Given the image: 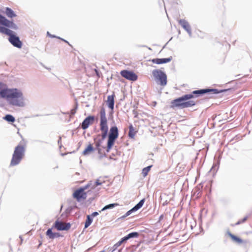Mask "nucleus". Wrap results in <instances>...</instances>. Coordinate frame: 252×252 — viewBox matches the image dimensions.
I'll use <instances>...</instances> for the list:
<instances>
[{"label": "nucleus", "instance_id": "1", "mask_svg": "<svg viewBox=\"0 0 252 252\" xmlns=\"http://www.w3.org/2000/svg\"><path fill=\"white\" fill-rule=\"evenodd\" d=\"M209 92H212L213 94H217L218 93V90L216 89H202L194 91L190 94H185L179 98L172 100L171 102V107L185 108L193 106L195 105V101L193 100L187 101L188 100L194 97L195 95L197 96Z\"/></svg>", "mask_w": 252, "mask_h": 252}, {"label": "nucleus", "instance_id": "2", "mask_svg": "<svg viewBox=\"0 0 252 252\" xmlns=\"http://www.w3.org/2000/svg\"><path fill=\"white\" fill-rule=\"evenodd\" d=\"M10 28L14 30L17 29V26L12 22L7 19L0 14V32L9 36V41L15 47L21 48L22 43L19 38L14 34L13 32L8 29Z\"/></svg>", "mask_w": 252, "mask_h": 252}, {"label": "nucleus", "instance_id": "3", "mask_svg": "<svg viewBox=\"0 0 252 252\" xmlns=\"http://www.w3.org/2000/svg\"><path fill=\"white\" fill-rule=\"evenodd\" d=\"M100 129L101 134H97L94 140L95 149L100 154L102 149L104 148L102 144L107 136L108 131L107 119L104 108H102L100 111Z\"/></svg>", "mask_w": 252, "mask_h": 252}, {"label": "nucleus", "instance_id": "4", "mask_svg": "<svg viewBox=\"0 0 252 252\" xmlns=\"http://www.w3.org/2000/svg\"><path fill=\"white\" fill-rule=\"evenodd\" d=\"M2 98L13 106L23 107L25 105L23 93L18 89L7 88L4 93H2Z\"/></svg>", "mask_w": 252, "mask_h": 252}, {"label": "nucleus", "instance_id": "5", "mask_svg": "<svg viewBox=\"0 0 252 252\" xmlns=\"http://www.w3.org/2000/svg\"><path fill=\"white\" fill-rule=\"evenodd\" d=\"M26 147V142L24 140H22L15 148L10 161V165L11 166H15L20 162L24 157Z\"/></svg>", "mask_w": 252, "mask_h": 252}, {"label": "nucleus", "instance_id": "6", "mask_svg": "<svg viewBox=\"0 0 252 252\" xmlns=\"http://www.w3.org/2000/svg\"><path fill=\"white\" fill-rule=\"evenodd\" d=\"M119 133L117 126H114L111 127L108 135V139L107 145V151L109 152L114 145L116 139L118 137Z\"/></svg>", "mask_w": 252, "mask_h": 252}, {"label": "nucleus", "instance_id": "7", "mask_svg": "<svg viewBox=\"0 0 252 252\" xmlns=\"http://www.w3.org/2000/svg\"><path fill=\"white\" fill-rule=\"evenodd\" d=\"M153 75L154 77L159 82L161 86H165L167 83V77L166 74L160 70H154Z\"/></svg>", "mask_w": 252, "mask_h": 252}, {"label": "nucleus", "instance_id": "8", "mask_svg": "<svg viewBox=\"0 0 252 252\" xmlns=\"http://www.w3.org/2000/svg\"><path fill=\"white\" fill-rule=\"evenodd\" d=\"M91 185H92V183L88 185L87 186L84 188H80L76 190L73 194V197L76 199L77 201H80L81 199H85L86 198V193L85 192V189L87 188L88 186Z\"/></svg>", "mask_w": 252, "mask_h": 252}, {"label": "nucleus", "instance_id": "9", "mask_svg": "<svg viewBox=\"0 0 252 252\" xmlns=\"http://www.w3.org/2000/svg\"><path fill=\"white\" fill-rule=\"evenodd\" d=\"M53 227L58 230H68L70 228L71 224L59 220H57L54 224Z\"/></svg>", "mask_w": 252, "mask_h": 252}, {"label": "nucleus", "instance_id": "10", "mask_svg": "<svg viewBox=\"0 0 252 252\" xmlns=\"http://www.w3.org/2000/svg\"><path fill=\"white\" fill-rule=\"evenodd\" d=\"M138 235H139L138 233L136 232H132V233L128 234L126 236L122 238V239L120 241L118 242L116 244H115L114 245L113 251L116 250L118 247H119L120 246H121L122 244V243L126 242L129 239H130L131 238H133V237H137L138 236Z\"/></svg>", "mask_w": 252, "mask_h": 252}, {"label": "nucleus", "instance_id": "11", "mask_svg": "<svg viewBox=\"0 0 252 252\" xmlns=\"http://www.w3.org/2000/svg\"><path fill=\"white\" fill-rule=\"evenodd\" d=\"M120 74L123 77L130 81H136L137 79V76L131 71L123 70L121 71Z\"/></svg>", "mask_w": 252, "mask_h": 252}, {"label": "nucleus", "instance_id": "12", "mask_svg": "<svg viewBox=\"0 0 252 252\" xmlns=\"http://www.w3.org/2000/svg\"><path fill=\"white\" fill-rule=\"evenodd\" d=\"M94 121V117L93 116H89L87 117L82 122L81 128L83 129H87L89 126L92 124Z\"/></svg>", "mask_w": 252, "mask_h": 252}, {"label": "nucleus", "instance_id": "13", "mask_svg": "<svg viewBox=\"0 0 252 252\" xmlns=\"http://www.w3.org/2000/svg\"><path fill=\"white\" fill-rule=\"evenodd\" d=\"M180 25L189 34L191 33L190 26L189 23L184 19H180L178 21Z\"/></svg>", "mask_w": 252, "mask_h": 252}, {"label": "nucleus", "instance_id": "14", "mask_svg": "<svg viewBox=\"0 0 252 252\" xmlns=\"http://www.w3.org/2000/svg\"><path fill=\"white\" fill-rule=\"evenodd\" d=\"M172 57L171 56L168 58L154 59L152 60V62L154 63L162 64L170 62L172 60Z\"/></svg>", "mask_w": 252, "mask_h": 252}, {"label": "nucleus", "instance_id": "15", "mask_svg": "<svg viewBox=\"0 0 252 252\" xmlns=\"http://www.w3.org/2000/svg\"><path fill=\"white\" fill-rule=\"evenodd\" d=\"M115 95L114 94L111 95H108L107 97V104L109 108H110L112 110L114 109V97Z\"/></svg>", "mask_w": 252, "mask_h": 252}, {"label": "nucleus", "instance_id": "16", "mask_svg": "<svg viewBox=\"0 0 252 252\" xmlns=\"http://www.w3.org/2000/svg\"><path fill=\"white\" fill-rule=\"evenodd\" d=\"M227 234L233 241L238 244H241L245 242V241L242 240L241 238L235 236L230 232H227Z\"/></svg>", "mask_w": 252, "mask_h": 252}, {"label": "nucleus", "instance_id": "17", "mask_svg": "<svg viewBox=\"0 0 252 252\" xmlns=\"http://www.w3.org/2000/svg\"><path fill=\"white\" fill-rule=\"evenodd\" d=\"M137 131L132 125L129 126L128 136L131 138H134Z\"/></svg>", "mask_w": 252, "mask_h": 252}, {"label": "nucleus", "instance_id": "18", "mask_svg": "<svg viewBox=\"0 0 252 252\" xmlns=\"http://www.w3.org/2000/svg\"><path fill=\"white\" fill-rule=\"evenodd\" d=\"M94 150L93 147L91 144H90L87 147L83 152L84 155H87L90 154Z\"/></svg>", "mask_w": 252, "mask_h": 252}, {"label": "nucleus", "instance_id": "19", "mask_svg": "<svg viewBox=\"0 0 252 252\" xmlns=\"http://www.w3.org/2000/svg\"><path fill=\"white\" fill-rule=\"evenodd\" d=\"M145 202V199H143L139 201V202L131 210H130L129 212L133 211H136L141 208L142 206L144 204V203Z\"/></svg>", "mask_w": 252, "mask_h": 252}, {"label": "nucleus", "instance_id": "20", "mask_svg": "<svg viewBox=\"0 0 252 252\" xmlns=\"http://www.w3.org/2000/svg\"><path fill=\"white\" fill-rule=\"evenodd\" d=\"M5 13L7 16L9 18L14 17L16 16L13 11L8 7L6 8Z\"/></svg>", "mask_w": 252, "mask_h": 252}, {"label": "nucleus", "instance_id": "21", "mask_svg": "<svg viewBox=\"0 0 252 252\" xmlns=\"http://www.w3.org/2000/svg\"><path fill=\"white\" fill-rule=\"evenodd\" d=\"M5 84L0 82V97L2 98V93H4L7 90Z\"/></svg>", "mask_w": 252, "mask_h": 252}, {"label": "nucleus", "instance_id": "22", "mask_svg": "<svg viewBox=\"0 0 252 252\" xmlns=\"http://www.w3.org/2000/svg\"><path fill=\"white\" fill-rule=\"evenodd\" d=\"M93 219L91 218V216L87 215V219L85 223V229L88 228L92 223Z\"/></svg>", "mask_w": 252, "mask_h": 252}, {"label": "nucleus", "instance_id": "23", "mask_svg": "<svg viewBox=\"0 0 252 252\" xmlns=\"http://www.w3.org/2000/svg\"><path fill=\"white\" fill-rule=\"evenodd\" d=\"M151 167L152 166H149L143 169L142 174L144 177H146L148 175Z\"/></svg>", "mask_w": 252, "mask_h": 252}, {"label": "nucleus", "instance_id": "24", "mask_svg": "<svg viewBox=\"0 0 252 252\" xmlns=\"http://www.w3.org/2000/svg\"><path fill=\"white\" fill-rule=\"evenodd\" d=\"M4 119L9 122H14L15 118L11 115H7L5 116Z\"/></svg>", "mask_w": 252, "mask_h": 252}, {"label": "nucleus", "instance_id": "25", "mask_svg": "<svg viewBox=\"0 0 252 252\" xmlns=\"http://www.w3.org/2000/svg\"><path fill=\"white\" fill-rule=\"evenodd\" d=\"M119 205V204L118 203H113V204H109V205H107L106 206H105L102 209V210H106V209H110V208H112L113 207H116L117 206Z\"/></svg>", "mask_w": 252, "mask_h": 252}, {"label": "nucleus", "instance_id": "26", "mask_svg": "<svg viewBox=\"0 0 252 252\" xmlns=\"http://www.w3.org/2000/svg\"><path fill=\"white\" fill-rule=\"evenodd\" d=\"M249 218L248 216L245 217L243 219L239 220L235 224L232 225L233 226L241 224L244 222H245Z\"/></svg>", "mask_w": 252, "mask_h": 252}, {"label": "nucleus", "instance_id": "27", "mask_svg": "<svg viewBox=\"0 0 252 252\" xmlns=\"http://www.w3.org/2000/svg\"><path fill=\"white\" fill-rule=\"evenodd\" d=\"M46 235L50 239H54V233L52 232L51 229H48L46 232Z\"/></svg>", "mask_w": 252, "mask_h": 252}, {"label": "nucleus", "instance_id": "28", "mask_svg": "<svg viewBox=\"0 0 252 252\" xmlns=\"http://www.w3.org/2000/svg\"><path fill=\"white\" fill-rule=\"evenodd\" d=\"M102 182L100 181L99 180H97L95 183H94V184L93 185H92V189L96 187V186H99V185H101L102 184Z\"/></svg>", "mask_w": 252, "mask_h": 252}, {"label": "nucleus", "instance_id": "29", "mask_svg": "<svg viewBox=\"0 0 252 252\" xmlns=\"http://www.w3.org/2000/svg\"><path fill=\"white\" fill-rule=\"evenodd\" d=\"M94 71L96 74V75L97 76V77L98 78L100 77V73L99 72V71L97 70V69H94Z\"/></svg>", "mask_w": 252, "mask_h": 252}, {"label": "nucleus", "instance_id": "30", "mask_svg": "<svg viewBox=\"0 0 252 252\" xmlns=\"http://www.w3.org/2000/svg\"><path fill=\"white\" fill-rule=\"evenodd\" d=\"M60 236V235L58 233H54V238L56 237H59Z\"/></svg>", "mask_w": 252, "mask_h": 252}, {"label": "nucleus", "instance_id": "31", "mask_svg": "<svg viewBox=\"0 0 252 252\" xmlns=\"http://www.w3.org/2000/svg\"><path fill=\"white\" fill-rule=\"evenodd\" d=\"M98 215V213L97 212H94L93 213H92L91 216L92 217H95V216H97Z\"/></svg>", "mask_w": 252, "mask_h": 252}, {"label": "nucleus", "instance_id": "32", "mask_svg": "<svg viewBox=\"0 0 252 252\" xmlns=\"http://www.w3.org/2000/svg\"><path fill=\"white\" fill-rule=\"evenodd\" d=\"M72 114H74L75 112H74L73 110H72Z\"/></svg>", "mask_w": 252, "mask_h": 252}, {"label": "nucleus", "instance_id": "33", "mask_svg": "<svg viewBox=\"0 0 252 252\" xmlns=\"http://www.w3.org/2000/svg\"><path fill=\"white\" fill-rule=\"evenodd\" d=\"M72 114H74L75 112H74L73 110H72Z\"/></svg>", "mask_w": 252, "mask_h": 252}, {"label": "nucleus", "instance_id": "34", "mask_svg": "<svg viewBox=\"0 0 252 252\" xmlns=\"http://www.w3.org/2000/svg\"><path fill=\"white\" fill-rule=\"evenodd\" d=\"M72 114H74L75 112H74L73 110H72Z\"/></svg>", "mask_w": 252, "mask_h": 252}, {"label": "nucleus", "instance_id": "35", "mask_svg": "<svg viewBox=\"0 0 252 252\" xmlns=\"http://www.w3.org/2000/svg\"><path fill=\"white\" fill-rule=\"evenodd\" d=\"M63 41H64V42H66V43H68V42H67V41H65V40H63Z\"/></svg>", "mask_w": 252, "mask_h": 252}, {"label": "nucleus", "instance_id": "36", "mask_svg": "<svg viewBox=\"0 0 252 252\" xmlns=\"http://www.w3.org/2000/svg\"><path fill=\"white\" fill-rule=\"evenodd\" d=\"M99 252H104V251H102Z\"/></svg>", "mask_w": 252, "mask_h": 252}]
</instances>
